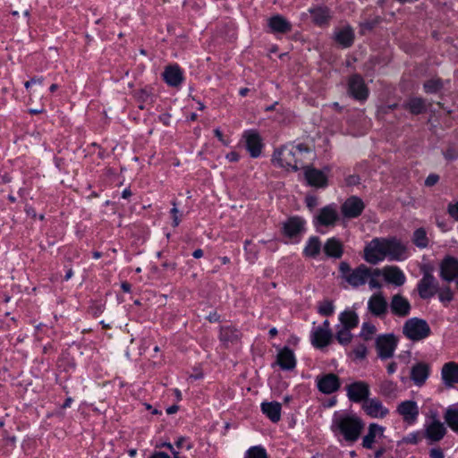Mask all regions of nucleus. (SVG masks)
I'll list each match as a JSON object with an SVG mask.
<instances>
[{
  "label": "nucleus",
  "instance_id": "f257e3e1",
  "mask_svg": "<svg viewBox=\"0 0 458 458\" xmlns=\"http://www.w3.org/2000/svg\"><path fill=\"white\" fill-rule=\"evenodd\" d=\"M364 424L355 415L335 414L332 422V429L338 430L348 442H355L363 429Z\"/></svg>",
  "mask_w": 458,
  "mask_h": 458
},
{
  "label": "nucleus",
  "instance_id": "f03ea898",
  "mask_svg": "<svg viewBox=\"0 0 458 458\" xmlns=\"http://www.w3.org/2000/svg\"><path fill=\"white\" fill-rule=\"evenodd\" d=\"M340 272L342 277L352 287L364 285L371 275L381 276L379 268L372 269L361 264L352 269L345 262L340 264Z\"/></svg>",
  "mask_w": 458,
  "mask_h": 458
},
{
  "label": "nucleus",
  "instance_id": "7ed1b4c3",
  "mask_svg": "<svg viewBox=\"0 0 458 458\" xmlns=\"http://www.w3.org/2000/svg\"><path fill=\"white\" fill-rule=\"evenodd\" d=\"M308 147L303 144L297 146H284L274 152L273 162L280 167L288 170H298V156L302 152H308Z\"/></svg>",
  "mask_w": 458,
  "mask_h": 458
},
{
  "label": "nucleus",
  "instance_id": "20e7f679",
  "mask_svg": "<svg viewBox=\"0 0 458 458\" xmlns=\"http://www.w3.org/2000/svg\"><path fill=\"white\" fill-rule=\"evenodd\" d=\"M431 333L428 322L419 318H412L405 321L403 334L411 341H420L427 338Z\"/></svg>",
  "mask_w": 458,
  "mask_h": 458
},
{
  "label": "nucleus",
  "instance_id": "39448f33",
  "mask_svg": "<svg viewBox=\"0 0 458 458\" xmlns=\"http://www.w3.org/2000/svg\"><path fill=\"white\" fill-rule=\"evenodd\" d=\"M386 238H375L364 249V259L376 265L386 259Z\"/></svg>",
  "mask_w": 458,
  "mask_h": 458
},
{
  "label": "nucleus",
  "instance_id": "423d86ee",
  "mask_svg": "<svg viewBox=\"0 0 458 458\" xmlns=\"http://www.w3.org/2000/svg\"><path fill=\"white\" fill-rule=\"evenodd\" d=\"M417 288L421 299H429L438 292V282L432 275L431 270L423 269V276L420 280Z\"/></svg>",
  "mask_w": 458,
  "mask_h": 458
},
{
  "label": "nucleus",
  "instance_id": "0eeeda50",
  "mask_svg": "<svg viewBox=\"0 0 458 458\" xmlns=\"http://www.w3.org/2000/svg\"><path fill=\"white\" fill-rule=\"evenodd\" d=\"M446 433V428L445 424L437 420L436 417H432L426 420L424 424L423 436L429 443H435L440 441Z\"/></svg>",
  "mask_w": 458,
  "mask_h": 458
},
{
  "label": "nucleus",
  "instance_id": "6e6552de",
  "mask_svg": "<svg viewBox=\"0 0 458 458\" xmlns=\"http://www.w3.org/2000/svg\"><path fill=\"white\" fill-rule=\"evenodd\" d=\"M386 250L388 260L402 261L409 256L406 245L394 237L386 238Z\"/></svg>",
  "mask_w": 458,
  "mask_h": 458
},
{
  "label": "nucleus",
  "instance_id": "1a4fd4ad",
  "mask_svg": "<svg viewBox=\"0 0 458 458\" xmlns=\"http://www.w3.org/2000/svg\"><path fill=\"white\" fill-rule=\"evenodd\" d=\"M397 339L393 335H383L377 338L376 349L380 359H389L394 355Z\"/></svg>",
  "mask_w": 458,
  "mask_h": 458
},
{
  "label": "nucleus",
  "instance_id": "9d476101",
  "mask_svg": "<svg viewBox=\"0 0 458 458\" xmlns=\"http://www.w3.org/2000/svg\"><path fill=\"white\" fill-rule=\"evenodd\" d=\"M348 398L354 403L365 401L369 395V386L364 381H356L345 387Z\"/></svg>",
  "mask_w": 458,
  "mask_h": 458
},
{
  "label": "nucleus",
  "instance_id": "9b49d317",
  "mask_svg": "<svg viewBox=\"0 0 458 458\" xmlns=\"http://www.w3.org/2000/svg\"><path fill=\"white\" fill-rule=\"evenodd\" d=\"M362 409L367 415L376 419H383L389 413L388 409L377 398L366 399L363 402Z\"/></svg>",
  "mask_w": 458,
  "mask_h": 458
},
{
  "label": "nucleus",
  "instance_id": "f8f14e48",
  "mask_svg": "<svg viewBox=\"0 0 458 458\" xmlns=\"http://www.w3.org/2000/svg\"><path fill=\"white\" fill-rule=\"evenodd\" d=\"M368 309L376 317H384L388 310V303L381 293H374L368 301Z\"/></svg>",
  "mask_w": 458,
  "mask_h": 458
},
{
  "label": "nucleus",
  "instance_id": "ddd939ff",
  "mask_svg": "<svg viewBox=\"0 0 458 458\" xmlns=\"http://www.w3.org/2000/svg\"><path fill=\"white\" fill-rule=\"evenodd\" d=\"M270 32L274 34H286L293 29L292 23L284 16L276 14L267 20Z\"/></svg>",
  "mask_w": 458,
  "mask_h": 458
},
{
  "label": "nucleus",
  "instance_id": "4468645a",
  "mask_svg": "<svg viewBox=\"0 0 458 458\" xmlns=\"http://www.w3.org/2000/svg\"><path fill=\"white\" fill-rule=\"evenodd\" d=\"M348 90L353 98L359 100L366 99L368 97V89L362 78L359 75H352L350 78Z\"/></svg>",
  "mask_w": 458,
  "mask_h": 458
},
{
  "label": "nucleus",
  "instance_id": "2eb2a0df",
  "mask_svg": "<svg viewBox=\"0 0 458 458\" xmlns=\"http://www.w3.org/2000/svg\"><path fill=\"white\" fill-rule=\"evenodd\" d=\"M338 218L339 216L335 208H334L333 206H327L318 211V214L315 217V224L316 225H320L326 226H332L336 223Z\"/></svg>",
  "mask_w": 458,
  "mask_h": 458
},
{
  "label": "nucleus",
  "instance_id": "dca6fc26",
  "mask_svg": "<svg viewBox=\"0 0 458 458\" xmlns=\"http://www.w3.org/2000/svg\"><path fill=\"white\" fill-rule=\"evenodd\" d=\"M458 276V260L446 258L440 264V276L443 280L451 282Z\"/></svg>",
  "mask_w": 458,
  "mask_h": 458
},
{
  "label": "nucleus",
  "instance_id": "f3484780",
  "mask_svg": "<svg viewBox=\"0 0 458 458\" xmlns=\"http://www.w3.org/2000/svg\"><path fill=\"white\" fill-rule=\"evenodd\" d=\"M397 411L408 423H413L419 415V407L413 401H404L397 407Z\"/></svg>",
  "mask_w": 458,
  "mask_h": 458
},
{
  "label": "nucleus",
  "instance_id": "a211bd4d",
  "mask_svg": "<svg viewBox=\"0 0 458 458\" xmlns=\"http://www.w3.org/2000/svg\"><path fill=\"white\" fill-rule=\"evenodd\" d=\"M364 208L361 199L356 197L349 198L342 206V212L346 217H356L360 215Z\"/></svg>",
  "mask_w": 458,
  "mask_h": 458
},
{
  "label": "nucleus",
  "instance_id": "6ab92c4d",
  "mask_svg": "<svg viewBox=\"0 0 458 458\" xmlns=\"http://www.w3.org/2000/svg\"><path fill=\"white\" fill-rule=\"evenodd\" d=\"M246 147L252 157H258L262 149V143L259 135L254 131H248L244 133Z\"/></svg>",
  "mask_w": 458,
  "mask_h": 458
},
{
  "label": "nucleus",
  "instance_id": "aec40b11",
  "mask_svg": "<svg viewBox=\"0 0 458 458\" xmlns=\"http://www.w3.org/2000/svg\"><path fill=\"white\" fill-rule=\"evenodd\" d=\"M381 271L383 276L388 283L394 284L397 286L403 285L405 282V276L403 271L394 266H386Z\"/></svg>",
  "mask_w": 458,
  "mask_h": 458
},
{
  "label": "nucleus",
  "instance_id": "412c9836",
  "mask_svg": "<svg viewBox=\"0 0 458 458\" xmlns=\"http://www.w3.org/2000/svg\"><path fill=\"white\" fill-rule=\"evenodd\" d=\"M390 309L394 315L406 317L410 313L411 305L406 298L400 294H395L392 298Z\"/></svg>",
  "mask_w": 458,
  "mask_h": 458
},
{
  "label": "nucleus",
  "instance_id": "4be33fe9",
  "mask_svg": "<svg viewBox=\"0 0 458 458\" xmlns=\"http://www.w3.org/2000/svg\"><path fill=\"white\" fill-rule=\"evenodd\" d=\"M340 386L339 378L336 375L329 373L322 377L318 381L319 391L324 394H332Z\"/></svg>",
  "mask_w": 458,
  "mask_h": 458
},
{
  "label": "nucleus",
  "instance_id": "5701e85b",
  "mask_svg": "<svg viewBox=\"0 0 458 458\" xmlns=\"http://www.w3.org/2000/svg\"><path fill=\"white\" fill-rule=\"evenodd\" d=\"M429 375V366L424 362H419L411 369V378L416 386H422Z\"/></svg>",
  "mask_w": 458,
  "mask_h": 458
},
{
  "label": "nucleus",
  "instance_id": "b1692460",
  "mask_svg": "<svg viewBox=\"0 0 458 458\" xmlns=\"http://www.w3.org/2000/svg\"><path fill=\"white\" fill-rule=\"evenodd\" d=\"M442 379L446 386L458 384V364L455 362H447L442 368Z\"/></svg>",
  "mask_w": 458,
  "mask_h": 458
},
{
  "label": "nucleus",
  "instance_id": "393cba45",
  "mask_svg": "<svg viewBox=\"0 0 458 458\" xmlns=\"http://www.w3.org/2000/svg\"><path fill=\"white\" fill-rule=\"evenodd\" d=\"M384 428L372 423L369 426V431L367 435L363 437L362 446L367 449H371L373 444L378 439L383 437Z\"/></svg>",
  "mask_w": 458,
  "mask_h": 458
},
{
  "label": "nucleus",
  "instance_id": "a878e982",
  "mask_svg": "<svg viewBox=\"0 0 458 458\" xmlns=\"http://www.w3.org/2000/svg\"><path fill=\"white\" fill-rule=\"evenodd\" d=\"M332 338L330 329L316 327L311 334L312 344L318 348L327 345Z\"/></svg>",
  "mask_w": 458,
  "mask_h": 458
},
{
  "label": "nucleus",
  "instance_id": "bb28decb",
  "mask_svg": "<svg viewBox=\"0 0 458 458\" xmlns=\"http://www.w3.org/2000/svg\"><path fill=\"white\" fill-rule=\"evenodd\" d=\"M305 178L311 186L324 187L327 185V176L320 170L307 168L305 171Z\"/></svg>",
  "mask_w": 458,
  "mask_h": 458
},
{
  "label": "nucleus",
  "instance_id": "cd10ccee",
  "mask_svg": "<svg viewBox=\"0 0 458 458\" xmlns=\"http://www.w3.org/2000/svg\"><path fill=\"white\" fill-rule=\"evenodd\" d=\"M277 363L283 369H292L296 365L293 351L284 347L277 355Z\"/></svg>",
  "mask_w": 458,
  "mask_h": 458
},
{
  "label": "nucleus",
  "instance_id": "c85d7f7f",
  "mask_svg": "<svg viewBox=\"0 0 458 458\" xmlns=\"http://www.w3.org/2000/svg\"><path fill=\"white\" fill-rule=\"evenodd\" d=\"M164 80L170 86H178L182 81V74L177 65L167 66L163 73Z\"/></svg>",
  "mask_w": 458,
  "mask_h": 458
},
{
  "label": "nucleus",
  "instance_id": "c756f323",
  "mask_svg": "<svg viewBox=\"0 0 458 458\" xmlns=\"http://www.w3.org/2000/svg\"><path fill=\"white\" fill-rule=\"evenodd\" d=\"M261 410L273 422H277L281 418V404L277 402L263 403Z\"/></svg>",
  "mask_w": 458,
  "mask_h": 458
},
{
  "label": "nucleus",
  "instance_id": "7c9ffc66",
  "mask_svg": "<svg viewBox=\"0 0 458 458\" xmlns=\"http://www.w3.org/2000/svg\"><path fill=\"white\" fill-rule=\"evenodd\" d=\"M303 228V221L298 217L290 218L284 225V233L292 238L298 235Z\"/></svg>",
  "mask_w": 458,
  "mask_h": 458
},
{
  "label": "nucleus",
  "instance_id": "2f4dec72",
  "mask_svg": "<svg viewBox=\"0 0 458 458\" xmlns=\"http://www.w3.org/2000/svg\"><path fill=\"white\" fill-rule=\"evenodd\" d=\"M335 40L344 47H349L354 38V34L350 27H344L335 32Z\"/></svg>",
  "mask_w": 458,
  "mask_h": 458
},
{
  "label": "nucleus",
  "instance_id": "473e14b6",
  "mask_svg": "<svg viewBox=\"0 0 458 458\" xmlns=\"http://www.w3.org/2000/svg\"><path fill=\"white\" fill-rule=\"evenodd\" d=\"M324 250L329 257L340 258L343 254V246L335 238H330L327 241Z\"/></svg>",
  "mask_w": 458,
  "mask_h": 458
},
{
  "label": "nucleus",
  "instance_id": "72a5a7b5",
  "mask_svg": "<svg viewBox=\"0 0 458 458\" xmlns=\"http://www.w3.org/2000/svg\"><path fill=\"white\" fill-rule=\"evenodd\" d=\"M339 320L342 323L343 327L352 329L358 325V316L355 312L351 310H345L340 314Z\"/></svg>",
  "mask_w": 458,
  "mask_h": 458
},
{
  "label": "nucleus",
  "instance_id": "f704fd0d",
  "mask_svg": "<svg viewBox=\"0 0 458 458\" xmlns=\"http://www.w3.org/2000/svg\"><path fill=\"white\" fill-rule=\"evenodd\" d=\"M240 337L239 332L231 326L222 327L220 330V339L224 343H234Z\"/></svg>",
  "mask_w": 458,
  "mask_h": 458
},
{
  "label": "nucleus",
  "instance_id": "c9c22d12",
  "mask_svg": "<svg viewBox=\"0 0 458 458\" xmlns=\"http://www.w3.org/2000/svg\"><path fill=\"white\" fill-rule=\"evenodd\" d=\"M321 250V242L317 236L310 238L306 247L304 248V254L307 257L315 258L318 256Z\"/></svg>",
  "mask_w": 458,
  "mask_h": 458
},
{
  "label": "nucleus",
  "instance_id": "e433bc0d",
  "mask_svg": "<svg viewBox=\"0 0 458 458\" xmlns=\"http://www.w3.org/2000/svg\"><path fill=\"white\" fill-rule=\"evenodd\" d=\"M406 108L413 114H419L425 111L426 103L421 98H411L405 105Z\"/></svg>",
  "mask_w": 458,
  "mask_h": 458
},
{
  "label": "nucleus",
  "instance_id": "4c0bfd02",
  "mask_svg": "<svg viewBox=\"0 0 458 458\" xmlns=\"http://www.w3.org/2000/svg\"><path fill=\"white\" fill-rule=\"evenodd\" d=\"M314 21L322 25L326 23L330 18L329 10L327 7H317L311 11Z\"/></svg>",
  "mask_w": 458,
  "mask_h": 458
},
{
  "label": "nucleus",
  "instance_id": "58836bf2",
  "mask_svg": "<svg viewBox=\"0 0 458 458\" xmlns=\"http://www.w3.org/2000/svg\"><path fill=\"white\" fill-rule=\"evenodd\" d=\"M412 242L419 248H426L428 243L426 231L423 228L417 229L413 233Z\"/></svg>",
  "mask_w": 458,
  "mask_h": 458
},
{
  "label": "nucleus",
  "instance_id": "ea45409f",
  "mask_svg": "<svg viewBox=\"0 0 458 458\" xmlns=\"http://www.w3.org/2000/svg\"><path fill=\"white\" fill-rule=\"evenodd\" d=\"M445 420L453 430L458 432V409H447L445 414Z\"/></svg>",
  "mask_w": 458,
  "mask_h": 458
},
{
  "label": "nucleus",
  "instance_id": "a19ab883",
  "mask_svg": "<svg viewBox=\"0 0 458 458\" xmlns=\"http://www.w3.org/2000/svg\"><path fill=\"white\" fill-rule=\"evenodd\" d=\"M137 99L141 103L140 105V108L143 109L144 106L143 103H152L154 101V96L153 94L148 90L147 89H142L137 91L136 93Z\"/></svg>",
  "mask_w": 458,
  "mask_h": 458
},
{
  "label": "nucleus",
  "instance_id": "79ce46f5",
  "mask_svg": "<svg viewBox=\"0 0 458 458\" xmlns=\"http://www.w3.org/2000/svg\"><path fill=\"white\" fill-rule=\"evenodd\" d=\"M443 84L440 79H431L424 83V89L427 93H435L442 88Z\"/></svg>",
  "mask_w": 458,
  "mask_h": 458
},
{
  "label": "nucleus",
  "instance_id": "37998d69",
  "mask_svg": "<svg viewBox=\"0 0 458 458\" xmlns=\"http://www.w3.org/2000/svg\"><path fill=\"white\" fill-rule=\"evenodd\" d=\"M245 458H267V453L260 446H253L247 451Z\"/></svg>",
  "mask_w": 458,
  "mask_h": 458
},
{
  "label": "nucleus",
  "instance_id": "c03bdc74",
  "mask_svg": "<svg viewBox=\"0 0 458 458\" xmlns=\"http://www.w3.org/2000/svg\"><path fill=\"white\" fill-rule=\"evenodd\" d=\"M351 329L342 327L336 334V339L341 344H347L352 340Z\"/></svg>",
  "mask_w": 458,
  "mask_h": 458
},
{
  "label": "nucleus",
  "instance_id": "a18cd8bd",
  "mask_svg": "<svg viewBox=\"0 0 458 458\" xmlns=\"http://www.w3.org/2000/svg\"><path fill=\"white\" fill-rule=\"evenodd\" d=\"M334 309L335 307L333 302L326 300L320 303L318 307V312L324 316H329L333 314Z\"/></svg>",
  "mask_w": 458,
  "mask_h": 458
},
{
  "label": "nucleus",
  "instance_id": "49530a36",
  "mask_svg": "<svg viewBox=\"0 0 458 458\" xmlns=\"http://www.w3.org/2000/svg\"><path fill=\"white\" fill-rule=\"evenodd\" d=\"M395 390V385L390 380H385L380 384V392L384 395H390Z\"/></svg>",
  "mask_w": 458,
  "mask_h": 458
},
{
  "label": "nucleus",
  "instance_id": "de8ad7c7",
  "mask_svg": "<svg viewBox=\"0 0 458 458\" xmlns=\"http://www.w3.org/2000/svg\"><path fill=\"white\" fill-rule=\"evenodd\" d=\"M376 333V327L372 324L364 323L361 328V335L366 339H369Z\"/></svg>",
  "mask_w": 458,
  "mask_h": 458
},
{
  "label": "nucleus",
  "instance_id": "09e8293b",
  "mask_svg": "<svg viewBox=\"0 0 458 458\" xmlns=\"http://www.w3.org/2000/svg\"><path fill=\"white\" fill-rule=\"evenodd\" d=\"M437 293H438L439 300L442 302L450 301L453 299V292L451 291V289L449 287H445L441 290H438V292Z\"/></svg>",
  "mask_w": 458,
  "mask_h": 458
},
{
  "label": "nucleus",
  "instance_id": "8fccbe9b",
  "mask_svg": "<svg viewBox=\"0 0 458 458\" xmlns=\"http://www.w3.org/2000/svg\"><path fill=\"white\" fill-rule=\"evenodd\" d=\"M173 219V225L174 227L178 226L181 222L182 214L179 209L176 208L175 202H173V208L170 211Z\"/></svg>",
  "mask_w": 458,
  "mask_h": 458
},
{
  "label": "nucleus",
  "instance_id": "3c124183",
  "mask_svg": "<svg viewBox=\"0 0 458 458\" xmlns=\"http://www.w3.org/2000/svg\"><path fill=\"white\" fill-rule=\"evenodd\" d=\"M424 438L423 432H417L410 434L406 437L405 441L410 444H418L421 439Z\"/></svg>",
  "mask_w": 458,
  "mask_h": 458
},
{
  "label": "nucleus",
  "instance_id": "603ef678",
  "mask_svg": "<svg viewBox=\"0 0 458 458\" xmlns=\"http://www.w3.org/2000/svg\"><path fill=\"white\" fill-rule=\"evenodd\" d=\"M448 214L456 221H458V201L448 205Z\"/></svg>",
  "mask_w": 458,
  "mask_h": 458
},
{
  "label": "nucleus",
  "instance_id": "864d4df0",
  "mask_svg": "<svg viewBox=\"0 0 458 458\" xmlns=\"http://www.w3.org/2000/svg\"><path fill=\"white\" fill-rule=\"evenodd\" d=\"M378 276H376V275H371V276H369V278L367 282H369V285L370 289L381 288L382 284L377 279V277H378Z\"/></svg>",
  "mask_w": 458,
  "mask_h": 458
},
{
  "label": "nucleus",
  "instance_id": "5fc2aeb1",
  "mask_svg": "<svg viewBox=\"0 0 458 458\" xmlns=\"http://www.w3.org/2000/svg\"><path fill=\"white\" fill-rule=\"evenodd\" d=\"M438 180H439V176L437 174H432L427 177V179L425 181V184L427 186H433L438 182Z\"/></svg>",
  "mask_w": 458,
  "mask_h": 458
},
{
  "label": "nucleus",
  "instance_id": "6e6d98bb",
  "mask_svg": "<svg viewBox=\"0 0 458 458\" xmlns=\"http://www.w3.org/2000/svg\"><path fill=\"white\" fill-rule=\"evenodd\" d=\"M367 349L364 345H359L354 350V354L359 359H363L366 356Z\"/></svg>",
  "mask_w": 458,
  "mask_h": 458
},
{
  "label": "nucleus",
  "instance_id": "4d7b16f0",
  "mask_svg": "<svg viewBox=\"0 0 458 458\" xmlns=\"http://www.w3.org/2000/svg\"><path fill=\"white\" fill-rule=\"evenodd\" d=\"M431 458H444V453L440 448H433L430 450Z\"/></svg>",
  "mask_w": 458,
  "mask_h": 458
},
{
  "label": "nucleus",
  "instance_id": "13d9d810",
  "mask_svg": "<svg viewBox=\"0 0 458 458\" xmlns=\"http://www.w3.org/2000/svg\"><path fill=\"white\" fill-rule=\"evenodd\" d=\"M149 458H170V456L164 452H155Z\"/></svg>",
  "mask_w": 458,
  "mask_h": 458
},
{
  "label": "nucleus",
  "instance_id": "bf43d9fd",
  "mask_svg": "<svg viewBox=\"0 0 458 458\" xmlns=\"http://www.w3.org/2000/svg\"><path fill=\"white\" fill-rule=\"evenodd\" d=\"M226 158L231 162H235L239 159V155L236 152L227 154Z\"/></svg>",
  "mask_w": 458,
  "mask_h": 458
},
{
  "label": "nucleus",
  "instance_id": "052dcab7",
  "mask_svg": "<svg viewBox=\"0 0 458 458\" xmlns=\"http://www.w3.org/2000/svg\"><path fill=\"white\" fill-rule=\"evenodd\" d=\"M31 81V83L33 85L35 84H38V85H41L43 83V78L42 77H33L30 79Z\"/></svg>",
  "mask_w": 458,
  "mask_h": 458
},
{
  "label": "nucleus",
  "instance_id": "680f3d73",
  "mask_svg": "<svg viewBox=\"0 0 458 458\" xmlns=\"http://www.w3.org/2000/svg\"><path fill=\"white\" fill-rule=\"evenodd\" d=\"M396 363L395 362H391L388 366H387V371L388 373L392 374L394 372H395L396 370Z\"/></svg>",
  "mask_w": 458,
  "mask_h": 458
},
{
  "label": "nucleus",
  "instance_id": "e2e57ef3",
  "mask_svg": "<svg viewBox=\"0 0 458 458\" xmlns=\"http://www.w3.org/2000/svg\"><path fill=\"white\" fill-rule=\"evenodd\" d=\"M178 411L177 405H172L166 409L167 414H174Z\"/></svg>",
  "mask_w": 458,
  "mask_h": 458
},
{
  "label": "nucleus",
  "instance_id": "0e129e2a",
  "mask_svg": "<svg viewBox=\"0 0 458 458\" xmlns=\"http://www.w3.org/2000/svg\"><path fill=\"white\" fill-rule=\"evenodd\" d=\"M160 447H166L168 448L172 454L174 455V452H176L174 448V446L170 444V443H163L162 445H159Z\"/></svg>",
  "mask_w": 458,
  "mask_h": 458
},
{
  "label": "nucleus",
  "instance_id": "69168bd1",
  "mask_svg": "<svg viewBox=\"0 0 458 458\" xmlns=\"http://www.w3.org/2000/svg\"><path fill=\"white\" fill-rule=\"evenodd\" d=\"M192 255L195 259H199L203 256V250L200 249H197L193 251Z\"/></svg>",
  "mask_w": 458,
  "mask_h": 458
},
{
  "label": "nucleus",
  "instance_id": "338daca9",
  "mask_svg": "<svg viewBox=\"0 0 458 458\" xmlns=\"http://www.w3.org/2000/svg\"><path fill=\"white\" fill-rule=\"evenodd\" d=\"M121 287L126 293H129L131 291V284L127 282L122 283Z\"/></svg>",
  "mask_w": 458,
  "mask_h": 458
},
{
  "label": "nucleus",
  "instance_id": "774afa93",
  "mask_svg": "<svg viewBox=\"0 0 458 458\" xmlns=\"http://www.w3.org/2000/svg\"><path fill=\"white\" fill-rule=\"evenodd\" d=\"M214 132H215V135L219 139L220 141H224L223 134L219 129H216L214 131Z\"/></svg>",
  "mask_w": 458,
  "mask_h": 458
}]
</instances>
